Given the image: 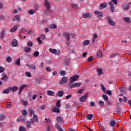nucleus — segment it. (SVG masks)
<instances>
[{"label": "nucleus", "mask_w": 131, "mask_h": 131, "mask_svg": "<svg viewBox=\"0 0 131 131\" xmlns=\"http://www.w3.org/2000/svg\"><path fill=\"white\" fill-rule=\"evenodd\" d=\"M107 22L112 26H115L116 25L115 22H114V21H113L112 19H108Z\"/></svg>", "instance_id": "nucleus-22"}, {"label": "nucleus", "mask_w": 131, "mask_h": 131, "mask_svg": "<svg viewBox=\"0 0 131 131\" xmlns=\"http://www.w3.org/2000/svg\"><path fill=\"white\" fill-rule=\"evenodd\" d=\"M27 45L28 46V47H32V46H33V43H32V42L31 41H28Z\"/></svg>", "instance_id": "nucleus-59"}, {"label": "nucleus", "mask_w": 131, "mask_h": 131, "mask_svg": "<svg viewBox=\"0 0 131 131\" xmlns=\"http://www.w3.org/2000/svg\"><path fill=\"white\" fill-rule=\"evenodd\" d=\"M97 38H98V35L97 34V33H95L94 34L93 39L92 40L93 42H95V41H96V39H97Z\"/></svg>", "instance_id": "nucleus-33"}, {"label": "nucleus", "mask_w": 131, "mask_h": 131, "mask_svg": "<svg viewBox=\"0 0 131 131\" xmlns=\"http://www.w3.org/2000/svg\"><path fill=\"white\" fill-rule=\"evenodd\" d=\"M19 131H26V129L25 128V127L21 126L19 127Z\"/></svg>", "instance_id": "nucleus-58"}, {"label": "nucleus", "mask_w": 131, "mask_h": 131, "mask_svg": "<svg viewBox=\"0 0 131 131\" xmlns=\"http://www.w3.org/2000/svg\"><path fill=\"white\" fill-rule=\"evenodd\" d=\"M34 122H38V118L36 115H34L33 119H32L30 122L32 125L33 124Z\"/></svg>", "instance_id": "nucleus-7"}, {"label": "nucleus", "mask_w": 131, "mask_h": 131, "mask_svg": "<svg viewBox=\"0 0 131 131\" xmlns=\"http://www.w3.org/2000/svg\"><path fill=\"white\" fill-rule=\"evenodd\" d=\"M63 36H64L66 39H67V40H69L70 39V36L69 35L68 32H65L63 34Z\"/></svg>", "instance_id": "nucleus-14"}, {"label": "nucleus", "mask_w": 131, "mask_h": 131, "mask_svg": "<svg viewBox=\"0 0 131 131\" xmlns=\"http://www.w3.org/2000/svg\"><path fill=\"white\" fill-rule=\"evenodd\" d=\"M47 96H51L52 97H54L55 96V92L53 91H49L47 92Z\"/></svg>", "instance_id": "nucleus-18"}, {"label": "nucleus", "mask_w": 131, "mask_h": 131, "mask_svg": "<svg viewBox=\"0 0 131 131\" xmlns=\"http://www.w3.org/2000/svg\"><path fill=\"white\" fill-rule=\"evenodd\" d=\"M5 36V31H3L2 33L0 34V37L3 38Z\"/></svg>", "instance_id": "nucleus-60"}, {"label": "nucleus", "mask_w": 131, "mask_h": 131, "mask_svg": "<svg viewBox=\"0 0 131 131\" xmlns=\"http://www.w3.org/2000/svg\"><path fill=\"white\" fill-rule=\"evenodd\" d=\"M5 61H6L7 63H11L12 62V58L10 56H8L5 59Z\"/></svg>", "instance_id": "nucleus-32"}, {"label": "nucleus", "mask_w": 131, "mask_h": 131, "mask_svg": "<svg viewBox=\"0 0 131 131\" xmlns=\"http://www.w3.org/2000/svg\"><path fill=\"white\" fill-rule=\"evenodd\" d=\"M123 21L124 22H126V23L129 24V23H130V18L128 17H123Z\"/></svg>", "instance_id": "nucleus-17"}, {"label": "nucleus", "mask_w": 131, "mask_h": 131, "mask_svg": "<svg viewBox=\"0 0 131 131\" xmlns=\"http://www.w3.org/2000/svg\"><path fill=\"white\" fill-rule=\"evenodd\" d=\"M56 107H57V108H60V107H61V101L60 100H58L57 101Z\"/></svg>", "instance_id": "nucleus-36"}, {"label": "nucleus", "mask_w": 131, "mask_h": 131, "mask_svg": "<svg viewBox=\"0 0 131 131\" xmlns=\"http://www.w3.org/2000/svg\"><path fill=\"white\" fill-rule=\"evenodd\" d=\"M89 96V93H85L84 96H81L79 99V101L82 102H85V101H86V99Z\"/></svg>", "instance_id": "nucleus-6"}, {"label": "nucleus", "mask_w": 131, "mask_h": 131, "mask_svg": "<svg viewBox=\"0 0 131 131\" xmlns=\"http://www.w3.org/2000/svg\"><path fill=\"white\" fill-rule=\"evenodd\" d=\"M64 95V92L61 91L58 92V97H62Z\"/></svg>", "instance_id": "nucleus-38"}, {"label": "nucleus", "mask_w": 131, "mask_h": 131, "mask_svg": "<svg viewBox=\"0 0 131 131\" xmlns=\"http://www.w3.org/2000/svg\"><path fill=\"white\" fill-rule=\"evenodd\" d=\"M26 66L27 67H28L31 70H34V71L36 70V67H35V65L34 64H30L29 63H27Z\"/></svg>", "instance_id": "nucleus-10"}, {"label": "nucleus", "mask_w": 131, "mask_h": 131, "mask_svg": "<svg viewBox=\"0 0 131 131\" xmlns=\"http://www.w3.org/2000/svg\"><path fill=\"white\" fill-rule=\"evenodd\" d=\"M21 113L23 116H26L27 115V111L25 110H23Z\"/></svg>", "instance_id": "nucleus-46"}, {"label": "nucleus", "mask_w": 131, "mask_h": 131, "mask_svg": "<svg viewBox=\"0 0 131 131\" xmlns=\"http://www.w3.org/2000/svg\"><path fill=\"white\" fill-rule=\"evenodd\" d=\"M49 52L50 53H51V54H57V52H58V51L56 49H52L50 48L49 49Z\"/></svg>", "instance_id": "nucleus-20"}, {"label": "nucleus", "mask_w": 131, "mask_h": 131, "mask_svg": "<svg viewBox=\"0 0 131 131\" xmlns=\"http://www.w3.org/2000/svg\"><path fill=\"white\" fill-rule=\"evenodd\" d=\"M123 8L124 9V10H128V8H129V6H128V5H126V4H124L123 6Z\"/></svg>", "instance_id": "nucleus-41"}, {"label": "nucleus", "mask_w": 131, "mask_h": 131, "mask_svg": "<svg viewBox=\"0 0 131 131\" xmlns=\"http://www.w3.org/2000/svg\"><path fill=\"white\" fill-rule=\"evenodd\" d=\"M56 119L58 123H61V122H63V121H64V120H63V118H61V117L60 116H58Z\"/></svg>", "instance_id": "nucleus-23"}, {"label": "nucleus", "mask_w": 131, "mask_h": 131, "mask_svg": "<svg viewBox=\"0 0 131 131\" xmlns=\"http://www.w3.org/2000/svg\"><path fill=\"white\" fill-rule=\"evenodd\" d=\"M34 55L35 57H38V56H39V52H38V51H35L34 53Z\"/></svg>", "instance_id": "nucleus-57"}, {"label": "nucleus", "mask_w": 131, "mask_h": 131, "mask_svg": "<svg viewBox=\"0 0 131 131\" xmlns=\"http://www.w3.org/2000/svg\"><path fill=\"white\" fill-rule=\"evenodd\" d=\"M99 103V106H100L101 107H104V106H105V105H104V103L102 100H99L98 101Z\"/></svg>", "instance_id": "nucleus-31"}, {"label": "nucleus", "mask_w": 131, "mask_h": 131, "mask_svg": "<svg viewBox=\"0 0 131 131\" xmlns=\"http://www.w3.org/2000/svg\"><path fill=\"white\" fill-rule=\"evenodd\" d=\"M78 78H79V75H76L73 77H71L70 78V82H71V83H73V82H74V81H76V80H77Z\"/></svg>", "instance_id": "nucleus-4"}, {"label": "nucleus", "mask_w": 131, "mask_h": 131, "mask_svg": "<svg viewBox=\"0 0 131 131\" xmlns=\"http://www.w3.org/2000/svg\"><path fill=\"white\" fill-rule=\"evenodd\" d=\"M125 90H126L125 88L120 87L119 88V91H120V92H124Z\"/></svg>", "instance_id": "nucleus-64"}, {"label": "nucleus", "mask_w": 131, "mask_h": 131, "mask_svg": "<svg viewBox=\"0 0 131 131\" xmlns=\"http://www.w3.org/2000/svg\"><path fill=\"white\" fill-rule=\"evenodd\" d=\"M26 86H27V85L23 84L19 88V95H20V94H21L22 93V91H23V90H24V89H25V88H26Z\"/></svg>", "instance_id": "nucleus-15"}, {"label": "nucleus", "mask_w": 131, "mask_h": 131, "mask_svg": "<svg viewBox=\"0 0 131 131\" xmlns=\"http://www.w3.org/2000/svg\"><path fill=\"white\" fill-rule=\"evenodd\" d=\"M15 20H17L18 22H20V15H16L15 16Z\"/></svg>", "instance_id": "nucleus-42"}, {"label": "nucleus", "mask_w": 131, "mask_h": 131, "mask_svg": "<svg viewBox=\"0 0 131 131\" xmlns=\"http://www.w3.org/2000/svg\"><path fill=\"white\" fill-rule=\"evenodd\" d=\"M46 70L47 72H51V71H52V69H51V67H46Z\"/></svg>", "instance_id": "nucleus-53"}, {"label": "nucleus", "mask_w": 131, "mask_h": 131, "mask_svg": "<svg viewBox=\"0 0 131 131\" xmlns=\"http://www.w3.org/2000/svg\"><path fill=\"white\" fill-rule=\"evenodd\" d=\"M104 94H107V95H109L110 96H111V95H112V93L111 91L109 90H106V91L104 92Z\"/></svg>", "instance_id": "nucleus-51"}, {"label": "nucleus", "mask_w": 131, "mask_h": 131, "mask_svg": "<svg viewBox=\"0 0 131 131\" xmlns=\"http://www.w3.org/2000/svg\"><path fill=\"white\" fill-rule=\"evenodd\" d=\"M71 6L72 8H73V9H78L79 8L78 7V5L76 4L72 3V4H71Z\"/></svg>", "instance_id": "nucleus-25"}, {"label": "nucleus", "mask_w": 131, "mask_h": 131, "mask_svg": "<svg viewBox=\"0 0 131 131\" xmlns=\"http://www.w3.org/2000/svg\"><path fill=\"white\" fill-rule=\"evenodd\" d=\"M115 124H116V122H115L114 120H112L110 122V125L112 127L115 126Z\"/></svg>", "instance_id": "nucleus-30"}, {"label": "nucleus", "mask_w": 131, "mask_h": 131, "mask_svg": "<svg viewBox=\"0 0 131 131\" xmlns=\"http://www.w3.org/2000/svg\"><path fill=\"white\" fill-rule=\"evenodd\" d=\"M52 112L56 113H60V110L57 107H54L52 110Z\"/></svg>", "instance_id": "nucleus-28"}, {"label": "nucleus", "mask_w": 131, "mask_h": 131, "mask_svg": "<svg viewBox=\"0 0 131 131\" xmlns=\"http://www.w3.org/2000/svg\"><path fill=\"white\" fill-rule=\"evenodd\" d=\"M94 117V115H92V114H90L87 117V119H88V120H91L92 118H93Z\"/></svg>", "instance_id": "nucleus-43"}, {"label": "nucleus", "mask_w": 131, "mask_h": 131, "mask_svg": "<svg viewBox=\"0 0 131 131\" xmlns=\"http://www.w3.org/2000/svg\"><path fill=\"white\" fill-rule=\"evenodd\" d=\"M6 106L7 108H11L12 106V102H7Z\"/></svg>", "instance_id": "nucleus-61"}, {"label": "nucleus", "mask_w": 131, "mask_h": 131, "mask_svg": "<svg viewBox=\"0 0 131 131\" xmlns=\"http://www.w3.org/2000/svg\"><path fill=\"white\" fill-rule=\"evenodd\" d=\"M82 45H83L84 46V47H85V46H88V45H90V40H86L84 41Z\"/></svg>", "instance_id": "nucleus-26"}, {"label": "nucleus", "mask_w": 131, "mask_h": 131, "mask_svg": "<svg viewBox=\"0 0 131 131\" xmlns=\"http://www.w3.org/2000/svg\"><path fill=\"white\" fill-rule=\"evenodd\" d=\"M68 81V77H63L59 81L58 84L59 85H62V84H64V83H66Z\"/></svg>", "instance_id": "nucleus-2"}, {"label": "nucleus", "mask_w": 131, "mask_h": 131, "mask_svg": "<svg viewBox=\"0 0 131 131\" xmlns=\"http://www.w3.org/2000/svg\"><path fill=\"white\" fill-rule=\"evenodd\" d=\"M108 4L110 6V10L111 12L113 13L114 10H115L114 5H117V0H112V2H108ZM113 4H114V5Z\"/></svg>", "instance_id": "nucleus-1"}, {"label": "nucleus", "mask_w": 131, "mask_h": 131, "mask_svg": "<svg viewBox=\"0 0 131 131\" xmlns=\"http://www.w3.org/2000/svg\"><path fill=\"white\" fill-rule=\"evenodd\" d=\"M11 45L14 48H17L19 46L18 40L16 39H13L11 41Z\"/></svg>", "instance_id": "nucleus-8"}, {"label": "nucleus", "mask_w": 131, "mask_h": 131, "mask_svg": "<svg viewBox=\"0 0 131 131\" xmlns=\"http://www.w3.org/2000/svg\"><path fill=\"white\" fill-rule=\"evenodd\" d=\"M94 14L95 15H96L98 17V18H99V20H101V19H102V18L103 17V12H101V11H99L98 10H95L94 11Z\"/></svg>", "instance_id": "nucleus-3"}, {"label": "nucleus", "mask_w": 131, "mask_h": 131, "mask_svg": "<svg viewBox=\"0 0 131 131\" xmlns=\"http://www.w3.org/2000/svg\"><path fill=\"white\" fill-rule=\"evenodd\" d=\"M83 92V89H80L77 91V94H79L80 95Z\"/></svg>", "instance_id": "nucleus-63"}, {"label": "nucleus", "mask_w": 131, "mask_h": 131, "mask_svg": "<svg viewBox=\"0 0 131 131\" xmlns=\"http://www.w3.org/2000/svg\"><path fill=\"white\" fill-rule=\"evenodd\" d=\"M49 28L50 29H56V28H57V25L55 24L51 25L49 26Z\"/></svg>", "instance_id": "nucleus-27"}, {"label": "nucleus", "mask_w": 131, "mask_h": 131, "mask_svg": "<svg viewBox=\"0 0 131 131\" xmlns=\"http://www.w3.org/2000/svg\"><path fill=\"white\" fill-rule=\"evenodd\" d=\"M82 16H83V18H84V19H86V18H91V14L89 13H83Z\"/></svg>", "instance_id": "nucleus-19"}, {"label": "nucleus", "mask_w": 131, "mask_h": 131, "mask_svg": "<svg viewBox=\"0 0 131 131\" xmlns=\"http://www.w3.org/2000/svg\"><path fill=\"white\" fill-rule=\"evenodd\" d=\"M47 108V105L46 104H43L40 107L41 110H45Z\"/></svg>", "instance_id": "nucleus-50"}, {"label": "nucleus", "mask_w": 131, "mask_h": 131, "mask_svg": "<svg viewBox=\"0 0 131 131\" xmlns=\"http://www.w3.org/2000/svg\"><path fill=\"white\" fill-rule=\"evenodd\" d=\"M44 5L46 7L47 11H51V5L48 0H44Z\"/></svg>", "instance_id": "nucleus-5"}, {"label": "nucleus", "mask_w": 131, "mask_h": 131, "mask_svg": "<svg viewBox=\"0 0 131 131\" xmlns=\"http://www.w3.org/2000/svg\"><path fill=\"white\" fill-rule=\"evenodd\" d=\"M29 113L30 115H33V116L35 115H34V111L32 110V108H30L29 110Z\"/></svg>", "instance_id": "nucleus-34"}, {"label": "nucleus", "mask_w": 131, "mask_h": 131, "mask_svg": "<svg viewBox=\"0 0 131 131\" xmlns=\"http://www.w3.org/2000/svg\"><path fill=\"white\" fill-rule=\"evenodd\" d=\"M2 79L4 81H8V79H9V78L8 77V76L5 75L4 77L2 78Z\"/></svg>", "instance_id": "nucleus-35"}, {"label": "nucleus", "mask_w": 131, "mask_h": 131, "mask_svg": "<svg viewBox=\"0 0 131 131\" xmlns=\"http://www.w3.org/2000/svg\"><path fill=\"white\" fill-rule=\"evenodd\" d=\"M25 74H26V76H27V77H31V76H32L31 75V73H30V72H26L25 73Z\"/></svg>", "instance_id": "nucleus-48"}, {"label": "nucleus", "mask_w": 131, "mask_h": 131, "mask_svg": "<svg viewBox=\"0 0 131 131\" xmlns=\"http://www.w3.org/2000/svg\"><path fill=\"white\" fill-rule=\"evenodd\" d=\"M93 60H94V57L93 56H91L90 57H89L88 59V62H92V61H93Z\"/></svg>", "instance_id": "nucleus-62"}, {"label": "nucleus", "mask_w": 131, "mask_h": 131, "mask_svg": "<svg viewBox=\"0 0 131 131\" xmlns=\"http://www.w3.org/2000/svg\"><path fill=\"white\" fill-rule=\"evenodd\" d=\"M119 55V53H113L110 56V58H114V57H116V56Z\"/></svg>", "instance_id": "nucleus-49"}, {"label": "nucleus", "mask_w": 131, "mask_h": 131, "mask_svg": "<svg viewBox=\"0 0 131 131\" xmlns=\"http://www.w3.org/2000/svg\"><path fill=\"white\" fill-rule=\"evenodd\" d=\"M27 31V29L25 28L21 29L20 30V32L21 33H24V32H26Z\"/></svg>", "instance_id": "nucleus-56"}, {"label": "nucleus", "mask_w": 131, "mask_h": 131, "mask_svg": "<svg viewBox=\"0 0 131 131\" xmlns=\"http://www.w3.org/2000/svg\"><path fill=\"white\" fill-rule=\"evenodd\" d=\"M56 128H57L58 129V130L59 131H64L63 130V128H62V127L60 126V125L58 124H56L55 125Z\"/></svg>", "instance_id": "nucleus-21"}, {"label": "nucleus", "mask_w": 131, "mask_h": 131, "mask_svg": "<svg viewBox=\"0 0 131 131\" xmlns=\"http://www.w3.org/2000/svg\"><path fill=\"white\" fill-rule=\"evenodd\" d=\"M31 51V48H30V47H25L24 48V51L25 52V53H29V52H30Z\"/></svg>", "instance_id": "nucleus-29"}, {"label": "nucleus", "mask_w": 131, "mask_h": 131, "mask_svg": "<svg viewBox=\"0 0 131 131\" xmlns=\"http://www.w3.org/2000/svg\"><path fill=\"white\" fill-rule=\"evenodd\" d=\"M97 58H101V57H103V51L102 50H99L97 52Z\"/></svg>", "instance_id": "nucleus-16"}, {"label": "nucleus", "mask_w": 131, "mask_h": 131, "mask_svg": "<svg viewBox=\"0 0 131 131\" xmlns=\"http://www.w3.org/2000/svg\"><path fill=\"white\" fill-rule=\"evenodd\" d=\"M101 85V90L104 92V93H105V92H106V88H105V86H104V85H103L102 84H100Z\"/></svg>", "instance_id": "nucleus-47"}, {"label": "nucleus", "mask_w": 131, "mask_h": 131, "mask_svg": "<svg viewBox=\"0 0 131 131\" xmlns=\"http://www.w3.org/2000/svg\"><path fill=\"white\" fill-rule=\"evenodd\" d=\"M18 27H19V26H18V25L14 26L13 28H12L10 29V32H15V31H17Z\"/></svg>", "instance_id": "nucleus-12"}, {"label": "nucleus", "mask_w": 131, "mask_h": 131, "mask_svg": "<svg viewBox=\"0 0 131 131\" xmlns=\"http://www.w3.org/2000/svg\"><path fill=\"white\" fill-rule=\"evenodd\" d=\"M6 70V69L5 68L1 66L0 67V73H2V72H4Z\"/></svg>", "instance_id": "nucleus-55"}, {"label": "nucleus", "mask_w": 131, "mask_h": 131, "mask_svg": "<svg viewBox=\"0 0 131 131\" xmlns=\"http://www.w3.org/2000/svg\"><path fill=\"white\" fill-rule=\"evenodd\" d=\"M10 90L12 92H16V91H18V87H17L16 86H14L13 87L10 88Z\"/></svg>", "instance_id": "nucleus-24"}, {"label": "nucleus", "mask_w": 131, "mask_h": 131, "mask_svg": "<svg viewBox=\"0 0 131 131\" xmlns=\"http://www.w3.org/2000/svg\"><path fill=\"white\" fill-rule=\"evenodd\" d=\"M102 98H103V100L104 101H108V96L107 95H104V94L102 95Z\"/></svg>", "instance_id": "nucleus-45"}, {"label": "nucleus", "mask_w": 131, "mask_h": 131, "mask_svg": "<svg viewBox=\"0 0 131 131\" xmlns=\"http://www.w3.org/2000/svg\"><path fill=\"white\" fill-rule=\"evenodd\" d=\"M31 123L29 121H27L26 125L28 128H30V127H31Z\"/></svg>", "instance_id": "nucleus-37"}, {"label": "nucleus", "mask_w": 131, "mask_h": 131, "mask_svg": "<svg viewBox=\"0 0 131 131\" xmlns=\"http://www.w3.org/2000/svg\"><path fill=\"white\" fill-rule=\"evenodd\" d=\"M14 64H15V65H17V66H20V59H17V60L15 61Z\"/></svg>", "instance_id": "nucleus-40"}, {"label": "nucleus", "mask_w": 131, "mask_h": 131, "mask_svg": "<svg viewBox=\"0 0 131 131\" xmlns=\"http://www.w3.org/2000/svg\"><path fill=\"white\" fill-rule=\"evenodd\" d=\"M34 13H35V11H34V10H30L29 11V14L30 15H33V14H34Z\"/></svg>", "instance_id": "nucleus-54"}, {"label": "nucleus", "mask_w": 131, "mask_h": 131, "mask_svg": "<svg viewBox=\"0 0 131 131\" xmlns=\"http://www.w3.org/2000/svg\"><path fill=\"white\" fill-rule=\"evenodd\" d=\"M97 71L98 72V75H102L103 73V69H102V68H98L97 69Z\"/></svg>", "instance_id": "nucleus-13"}, {"label": "nucleus", "mask_w": 131, "mask_h": 131, "mask_svg": "<svg viewBox=\"0 0 131 131\" xmlns=\"http://www.w3.org/2000/svg\"><path fill=\"white\" fill-rule=\"evenodd\" d=\"M81 85V83L77 82L71 85L70 89H74L75 88H79Z\"/></svg>", "instance_id": "nucleus-9"}, {"label": "nucleus", "mask_w": 131, "mask_h": 131, "mask_svg": "<svg viewBox=\"0 0 131 131\" xmlns=\"http://www.w3.org/2000/svg\"><path fill=\"white\" fill-rule=\"evenodd\" d=\"M60 75L61 76H64V75H66V72L65 71H61L60 72Z\"/></svg>", "instance_id": "nucleus-52"}, {"label": "nucleus", "mask_w": 131, "mask_h": 131, "mask_svg": "<svg viewBox=\"0 0 131 131\" xmlns=\"http://www.w3.org/2000/svg\"><path fill=\"white\" fill-rule=\"evenodd\" d=\"M10 93V89H6L2 92V94H9Z\"/></svg>", "instance_id": "nucleus-44"}, {"label": "nucleus", "mask_w": 131, "mask_h": 131, "mask_svg": "<svg viewBox=\"0 0 131 131\" xmlns=\"http://www.w3.org/2000/svg\"><path fill=\"white\" fill-rule=\"evenodd\" d=\"M21 120L23 122H25L26 121V116H22L21 117Z\"/></svg>", "instance_id": "nucleus-39"}, {"label": "nucleus", "mask_w": 131, "mask_h": 131, "mask_svg": "<svg viewBox=\"0 0 131 131\" xmlns=\"http://www.w3.org/2000/svg\"><path fill=\"white\" fill-rule=\"evenodd\" d=\"M105 8H107V3H102L99 6V10H103V9H105Z\"/></svg>", "instance_id": "nucleus-11"}]
</instances>
